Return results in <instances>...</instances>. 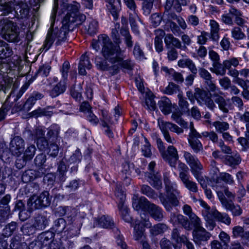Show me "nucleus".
Returning <instances> with one entry per match:
<instances>
[{
	"label": "nucleus",
	"mask_w": 249,
	"mask_h": 249,
	"mask_svg": "<svg viewBox=\"0 0 249 249\" xmlns=\"http://www.w3.org/2000/svg\"><path fill=\"white\" fill-rule=\"evenodd\" d=\"M67 89V81L61 79L60 82L55 85L50 91V96L56 97L60 94L63 93Z\"/></svg>",
	"instance_id": "a878e982"
},
{
	"label": "nucleus",
	"mask_w": 249,
	"mask_h": 249,
	"mask_svg": "<svg viewBox=\"0 0 249 249\" xmlns=\"http://www.w3.org/2000/svg\"><path fill=\"white\" fill-rule=\"evenodd\" d=\"M156 141L162 158L171 166V145L166 147L161 139L158 137L156 138Z\"/></svg>",
	"instance_id": "f3484780"
},
{
	"label": "nucleus",
	"mask_w": 249,
	"mask_h": 249,
	"mask_svg": "<svg viewBox=\"0 0 249 249\" xmlns=\"http://www.w3.org/2000/svg\"><path fill=\"white\" fill-rule=\"evenodd\" d=\"M163 177L166 194L161 195L160 199L166 209L168 211H170L171 210V186L170 182V173H164Z\"/></svg>",
	"instance_id": "9b49d317"
},
{
	"label": "nucleus",
	"mask_w": 249,
	"mask_h": 249,
	"mask_svg": "<svg viewBox=\"0 0 249 249\" xmlns=\"http://www.w3.org/2000/svg\"><path fill=\"white\" fill-rule=\"evenodd\" d=\"M241 159L240 155L236 153L233 156H227L226 158V164L231 166H235L240 163Z\"/></svg>",
	"instance_id": "58836bf2"
},
{
	"label": "nucleus",
	"mask_w": 249,
	"mask_h": 249,
	"mask_svg": "<svg viewBox=\"0 0 249 249\" xmlns=\"http://www.w3.org/2000/svg\"><path fill=\"white\" fill-rule=\"evenodd\" d=\"M108 3L107 5L108 9L110 10L113 16L115 18L117 16L118 11L121 8L120 0H105Z\"/></svg>",
	"instance_id": "2f4dec72"
},
{
	"label": "nucleus",
	"mask_w": 249,
	"mask_h": 249,
	"mask_svg": "<svg viewBox=\"0 0 249 249\" xmlns=\"http://www.w3.org/2000/svg\"><path fill=\"white\" fill-rule=\"evenodd\" d=\"M179 169V177L185 187L189 191L196 193L198 188L196 182L190 179V176L188 173V168L184 164L180 163L178 164Z\"/></svg>",
	"instance_id": "423d86ee"
},
{
	"label": "nucleus",
	"mask_w": 249,
	"mask_h": 249,
	"mask_svg": "<svg viewBox=\"0 0 249 249\" xmlns=\"http://www.w3.org/2000/svg\"><path fill=\"white\" fill-rule=\"evenodd\" d=\"M231 36L235 39H242L245 37V34L238 27H234L231 31Z\"/></svg>",
	"instance_id": "4d7b16f0"
},
{
	"label": "nucleus",
	"mask_w": 249,
	"mask_h": 249,
	"mask_svg": "<svg viewBox=\"0 0 249 249\" xmlns=\"http://www.w3.org/2000/svg\"><path fill=\"white\" fill-rule=\"evenodd\" d=\"M58 7V0H54L51 17L52 21L55 19ZM80 7V4L76 1L67 6L68 12L62 20V26L60 29H53V23H52L43 46L45 51L50 48L53 42H55V45L57 46L66 40L70 26L72 24L76 23V24H80L85 20L86 16L79 12Z\"/></svg>",
	"instance_id": "f257e3e1"
},
{
	"label": "nucleus",
	"mask_w": 249,
	"mask_h": 249,
	"mask_svg": "<svg viewBox=\"0 0 249 249\" xmlns=\"http://www.w3.org/2000/svg\"><path fill=\"white\" fill-rule=\"evenodd\" d=\"M174 232L175 233L174 237H172V240H174L177 243V245L174 246L175 249H180L181 243L182 242L186 246V249H195L193 244L188 241L187 238L180 237L176 231ZM173 244V241H172Z\"/></svg>",
	"instance_id": "393cba45"
},
{
	"label": "nucleus",
	"mask_w": 249,
	"mask_h": 249,
	"mask_svg": "<svg viewBox=\"0 0 249 249\" xmlns=\"http://www.w3.org/2000/svg\"><path fill=\"white\" fill-rule=\"evenodd\" d=\"M121 62L113 63L106 58L105 60H102L100 57L95 58V64L98 69L103 71H109L112 74L117 73L118 70L117 64L120 63Z\"/></svg>",
	"instance_id": "4468645a"
},
{
	"label": "nucleus",
	"mask_w": 249,
	"mask_h": 249,
	"mask_svg": "<svg viewBox=\"0 0 249 249\" xmlns=\"http://www.w3.org/2000/svg\"><path fill=\"white\" fill-rule=\"evenodd\" d=\"M156 165L154 161H151L148 165V169L150 172L145 173V176L148 178L147 181L154 188L160 189L162 187V182L160 176L157 173L154 174L153 169Z\"/></svg>",
	"instance_id": "ddd939ff"
},
{
	"label": "nucleus",
	"mask_w": 249,
	"mask_h": 249,
	"mask_svg": "<svg viewBox=\"0 0 249 249\" xmlns=\"http://www.w3.org/2000/svg\"><path fill=\"white\" fill-rule=\"evenodd\" d=\"M54 237V233L50 231L43 232L40 234L36 240L33 242L29 246V249H41L43 247L47 246L51 242Z\"/></svg>",
	"instance_id": "6e6552de"
},
{
	"label": "nucleus",
	"mask_w": 249,
	"mask_h": 249,
	"mask_svg": "<svg viewBox=\"0 0 249 249\" xmlns=\"http://www.w3.org/2000/svg\"><path fill=\"white\" fill-rule=\"evenodd\" d=\"M193 236L196 244L201 245L203 242H207L210 238L211 234L201 227L194 229Z\"/></svg>",
	"instance_id": "dca6fc26"
},
{
	"label": "nucleus",
	"mask_w": 249,
	"mask_h": 249,
	"mask_svg": "<svg viewBox=\"0 0 249 249\" xmlns=\"http://www.w3.org/2000/svg\"><path fill=\"white\" fill-rule=\"evenodd\" d=\"M51 67L48 64L40 66L37 71L36 74L38 76L47 77L50 71Z\"/></svg>",
	"instance_id": "bf43d9fd"
},
{
	"label": "nucleus",
	"mask_w": 249,
	"mask_h": 249,
	"mask_svg": "<svg viewBox=\"0 0 249 249\" xmlns=\"http://www.w3.org/2000/svg\"><path fill=\"white\" fill-rule=\"evenodd\" d=\"M146 211L155 220L160 221L163 217V212L161 208L153 203H149Z\"/></svg>",
	"instance_id": "4be33fe9"
},
{
	"label": "nucleus",
	"mask_w": 249,
	"mask_h": 249,
	"mask_svg": "<svg viewBox=\"0 0 249 249\" xmlns=\"http://www.w3.org/2000/svg\"><path fill=\"white\" fill-rule=\"evenodd\" d=\"M156 37L155 38V47L158 52L162 51V37L165 35L164 31L160 29L156 30L155 31Z\"/></svg>",
	"instance_id": "7c9ffc66"
},
{
	"label": "nucleus",
	"mask_w": 249,
	"mask_h": 249,
	"mask_svg": "<svg viewBox=\"0 0 249 249\" xmlns=\"http://www.w3.org/2000/svg\"><path fill=\"white\" fill-rule=\"evenodd\" d=\"M48 224V221L46 217L42 215H38L35 219L33 226L37 230H44Z\"/></svg>",
	"instance_id": "f704fd0d"
},
{
	"label": "nucleus",
	"mask_w": 249,
	"mask_h": 249,
	"mask_svg": "<svg viewBox=\"0 0 249 249\" xmlns=\"http://www.w3.org/2000/svg\"><path fill=\"white\" fill-rule=\"evenodd\" d=\"M141 192L150 198H155L157 196L156 194L153 189L148 185H143L141 188Z\"/></svg>",
	"instance_id": "13d9d810"
},
{
	"label": "nucleus",
	"mask_w": 249,
	"mask_h": 249,
	"mask_svg": "<svg viewBox=\"0 0 249 249\" xmlns=\"http://www.w3.org/2000/svg\"><path fill=\"white\" fill-rule=\"evenodd\" d=\"M221 180H222L229 184H231L234 182V180L231 176L229 174L225 172L221 173L220 174L219 176L217 178L216 184H218V183Z\"/></svg>",
	"instance_id": "de8ad7c7"
},
{
	"label": "nucleus",
	"mask_w": 249,
	"mask_h": 249,
	"mask_svg": "<svg viewBox=\"0 0 249 249\" xmlns=\"http://www.w3.org/2000/svg\"><path fill=\"white\" fill-rule=\"evenodd\" d=\"M115 195L117 199L118 204L122 205L124 204L125 200V195L122 189L117 186L115 189Z\"/></svg>",
	"instance_id": "6e6d98bb"
},
{
	"label": "nucleus",
	"mask_w": 249,
	"mask_h": 249,
	"mask_svg": "<svg viewBox=\"0 0 249 249\" xmlns=\"http://www.w3.org/2000/svg\"><path fill=\"white\" fill-rule=\"evenodd\" d=\"M150 232L154 236L162 233L166 229V225L161 223H159L150 227Z\"/></svg>",
	"instance_id": "79ce46f5"
},
{
	"label": "nucleus",
	"mask_w": 249,
	"mask_h": 249,
	"mask_svg": "<svg viewBox=\"0 0 249 249\" xmlns=\"http://www.w3.org/2000/svg\"><path fill=\"white\" fill-rule=\"evenodd\" d=\"M92 65L89 61V57L87 55V53L83 54L80 57L78 65L79 73L82 75L87 74L86 69H91Z\"/></svg>",
	"instance_id": "5701e85b"
},
{
	"label": "nucleus",
	"mask_w": 249,
	"mask_h": 249,
	"mask_svg": "<svg viewBox=\"0 0 249 249\" xmlns=\"http://www.w3.org/2000/svg\"><path fill=\"white\" fill-rule=\"evenodd\" d=\"M184 157L186 162L191 168V170L193 175L195 174V173L196 174L200 172V171L202 169V165L196 157L187 152L184 153Z\"/></svg>",
	"instance_id": "2eb2a0df"
},
{
	"label": "nucleus",
	"mask_w": 249,
	"mask_h": 249,
	"mask_svg": "<svg viewBox=\"0 0 249 249\" xmlns=\"http://www.w3.org/2000/svg\"><path fill=\"white\" fill-rule=\"evenodd\" d=\"M195 97L200 105H205L211 109H213L215 107L213 101L210 97V94L204 90L199 88L196 89Z\"/></svg>",
	"instance_id": "9d476101"
},
{
	"label": "nucleus",
	"mask_w": 249,
	"mask_h": 249,
	"mask_svg": "<svg viewBox=\"0 0 249 249\" xmlns=\"http://www.w3.org/2000/svg\"><path fill=\"white\" fill-rule=\"evenodd\" d=\"M59 132V129L55 125H52L47 132V137L49 139H52V141H55L57 139Z\"/></svg>",
	"instance_id": "09e8293b"
},
{
	"label": "nucleus",
	"mask_w": 249,
	"mask_h": 249,
	"mask_svg": "<svg viewBox=\"0 0 249 249\" xmlns=\"http://www.w3.org/2000/svg\"><path fill=\"white\" fill-rule=\"evenodd\" d=\"M98 29V23L97 21L94 19H90L89 21V24L85 26V30L87 31L88 34L90 35L95 34Z\"/></svg>",
	"instance_id": "ea45409f"
},
{
	"label": "nucleus",
	"mask_w": 249,
	"mask_h": 249,
	"mask_svg": "<svg viewBox=\"0 0 249 249\" xmlns=\"http://www.w3.org/2000/svg\"><path fill=\"white\" fill-rule=\"evenodd\" d=\"M203 215L204 216L206 222V227L209 230H213L215 226V223L212 218V217H213V214H210V213H206L205 214L204 212L203 213Z\"/></svg>",
	"instance_id": "8fccbe9b"
},
{
	"label": "nucleus",
	"mask_w": 249,
	"mask_h": 249,
	"mask_svg": "<svg viewBox=\"0 0 249 249\" xmlns=\"http://www.w3.org/2000/svg\"><path fill=\"white\" fill-rule=\"evenodd\" d=\"M100 45L102 46V54L104 58L113 63H118L123 60L120 46L114 45L107 35H102L99 36L97 40H93L91 46L96 51L100 49Z\"/></svg>",
	"instance_id": "f03ea898"
},
{
	"label": "nucleus",
	"mask_w": 249,
	"mask_h": 249,
	"mask_svg": "<svg viewBox=\"0 0 249 249\" xmlns=\"http://www.w3.org/2000/svg\"><path fill=\"white\" fill-rule=\"evenodd\" d=\"M239 120L246 124V127L248 132H249V111H246L242 114H240Z\"/></svg>",
	"instance_id": "774afa93"
},
{
	"label": "nucleus",
	"mask_w": 249,
	"mask_h": 249,
	"mask_svg": "<svg viewBox=\"0 0 249 249\" xmlns=\"http://www.w3.org/2000/svg\"><path fill=\"white\" fill-rule=\"evenodd\" d=\"M239 60L237 58L233 57L223 61V65L225 68L230 70L231 66L237 67L239 65Z\"/></svg>",
	"instance_id": "5fc2aeb1"
},
{
	"label": "nucleus",
	"mask_w": 249,
	"mask_h": 249,
	"mask_svg": "<svg viewBox=\"0 0 249 249\" xmlns=\"http://www.w3.org/2000/svg\"><path fill=\"white\" fill-rule=\"evenodd\" d=\"M66 222L63 218H59L55 222L54 229L57 233H61L64 231L66 227Z\"/></svg>",
	"instance_id": "680f3d73"
},
{
	"label": "nucleus",
	"mask_w": 249,
	"mask_h": 249,
	"mask_svg": "<svg viewBox=\"0 0 249 249\" xmlns=\"http://www.w3.org/2000/svg\"><path fill=\"white\" fill-rule=\"evenodd\" d=\"M51 197L48 191H43L39 196L34 195L27 201V207L29 211L46 207L51 204Z\"/></svg>",
	"instance_id": "20e7f679"
},
{
	"label": "nucleus",
	"mask_w": 249,
	"mask_h": 249,
	"mask_svg": "<svg viewBox=\"0 0 249 249\" xmlns=\"http://www.w3.org/2000/svg\"><path fill=\"white\" fill-rule=\"evenodd\" d=\"M160 110L165 115L171 112V103L170 100L165 96L162 97L159 102Z\"/></svg>",
	"instance_id": "c85d7f7f"
},
{
	"label": "nucleus",
	"mask_w": 249,
	"mask_h": 249,
	"mask_svg": "<svg viewBox=\"0 0 249 249\" xmlns=\"http://www.w3.org/2000/svg\"><path fill=\"white\" fill-rule=\"evenodd\" d=\"M189 142L193 149L194 151L196 153H198L203 149L202 144L200 141L197 139H189Z\"/></svg>",
	"instance_id": "3c124183"
},
{
	"label": "nucleus",
	"mask_w": 249,
	"mask_h": 249,
	"mask_svg": "<svg viewBox=\"0 0 249 249\" xmlns=\"http://www.w3.org/2000/svg\"><path fill=\"white\" fill-rule=\"evenodd\" d=\"M232 234L234 237H241L249 240V232H244L243 228L241 226H235L232 229Z\"/></svg>",
	"instance_id": "a19ab883"
},
{
	"label": "nucleus",
	"mask_w": 249,
	"mask_h": 249,
	"mask_svg": "<svg viewBox=\"0 0 249 249\" xmlns=\"http://www.w3.org/2000/svg\"><path fill=\"white\" fill-rule=\"evenodd\" d=\"M96 224L104 228H112L114 225L112 219L110 217L105 215L101 217Z\"/></svg>",
	"instance_id": "72a5a7b5"
},
{
	"label": "nucleus",
	"mask_w": 249,
	"mask_h": 249,
	"mask_svg": "<svg viewBox=\"0 0 249 249\" xmlns=\"http://www.w3.org/2000/svg\"><path fill=\"white\" fill-rule=\"evenodd\" d=\"M118 208L123 219L128 223L131 222L132 218L129 215L127 206L125 204L123 205L121 204H118Z\"/></svg>",
	"instance_id": "e433bc0d"
},
{
	"label": "nucleus",
	"mask_w": 249,
	"mask_h": 249,
	"mask_svg": "<svg viewBox=\"0 0 249 249\" xmlns=\"http://www.w3.org/2000/svg\"><path fill=\"white\" fill-rule=\"evenodd\" d=\"M13 4L14 10L18 18H24L28 16L29 8L26 3L22 1L15 0Z\"/></svg>",
	"instance_id": "6ab92c4d"
},
{
	"label": "nucleus",
	"mask_w": 249,
	"mask_h": 249,
	"mask_svg": "<svg viewBox=\"0 0 249 249\" xmlns=\"http://www.w3.org/2000/svg\"><path fill=\"white\" fill-rule=\"evenodd\" d=\"M13 53L9 45L3 41H0V58L5 59L11 56Z\"/></svg>",
	"instance_id": "c756f323"
},
{
	"label": "nucleus",
	"mask_w": 249,
	"mask_h": 249,
	"mask_svg": "<svg viewBox=\"0 0 249 249\" xmlns=\"http://www.w3.org/2000/svg\"><path fill=\"white\" fill-rule=\"evenodd\" d=\"M48 148V155L53 158L56 157L59 152V147L58 145L54 143H52L50 144Z\"/></svg>",
	"instance_id": "69168bd1"
},
{
	"label": "nucleus",
	"mask_w": 249,
	"mask_h": 249,
	"mask_svg": "<svg viewBox=\"0 0 249 249\" xmlns=\"http://www.w3.org/2000/svg\"><path fill=\"white\" fill-rule=\"evenodd\" d=\"M14 7L13 3H5L0 6V10L3 12V14L7 15L12 12L13 10H14Z\"/></svg>",
	"instance_id": "0e129e2a"
},
{
	"label": "nucleus",
	"mask_w": 249,
	"mask_h": 249,
	"mask_svg": "<svg viewBox=\"0 0 249 249\" xmlns=\"http://www.w3.org/2000/svg\"><path fill=\"white\" fill-rule=\"evenodd\" d=\"M17 224L16 222H11L6 225L3 230V234L5 237L11 236L13 232L16 230Z\"/></svg>",
	"instance_id": "864d4df0"
},
{
	"label": "nucleus",
	"mask_w": 249,
	"mask_h": 249,
	"mask_svg": "<svg viewBox=\"0 0 249 249\" xmlns=\"http://www.w3.org/2000/svg\"><path fill=\"white\" fill-rule=\"evenodd\" d=\"M178 66L182 68H188L194 74H196L197 70L194 62L190 59L184 58L179 59L178 62Z\"/></svg>",
	"instance_id": "bb28decb"
},
{
	"label": "nucleus",
	"mask_w": 249,
	"mask_h": 249,
	"mask_svg": "<svg viewBox=\"0 0 249 249\" xmlns=\"http://www.w3.org/2000/svg\"><path fill=\"white\" fill-rule=\"evenodd\" d=\"M37 99H36L35 97L32 93L31 96L28 98L26 102L25 103L24 105L19 108V110H23L26 111H29L33 105L35 104Z\"/></svg>",
	"instance_id": "c03bdc74"
},
{
	"label": "nucleus",
	"mask_w": 249,
	"mask_h": 249,
	"mask_svg": "<svg viewBox=\"0 0 249 249\" xmlns=\"http://www.w3.org/2000/svg\"><path fill=\"white\" fill-rule=\"evenodd\" d=\"M25 142L20 136L14 137L9 144V150L11 154L16 157H20L25 149Z\"/></svg>",
	"instance_id": "1a4fd4ad"
},
{
	"label": "nucleus",
	"mask_w": 249,
	"mask_h": 249,
	"mask_svg": "<svg viewBox=\"0 0 249 249\" xmlns=\"http://www.w3.org/2000/svg\"><path fill=\"white\" fill-rule=\"evenodd\" d=\"M171 0H167L165 5V11L163 15L162 18L161 16L155 13L153 14L150 18L151 24L154 27L159 26L162 19L165 22L164 26V30L169 31L171 28Z\"/></svg>",
	"instance_id": "39448f33"
},
{
	"label": "nucleus",
	"mask_w": 249,
	"mask_h": 249,
	"mask_svg": "<svg viewBox=\"0 0 249 249\" xmlns=\"http://www.w3.org/2000/svg\"><path fill=\"white\" fill-rule=\"evenodd\" d=\"M142 220L136 221L134 226L133 238L138 241H140L142 246V249H151L150 246L146 240L144 227L150 228L151 223L148 218L144 217L141 214Z\"/></svg>",
	"instance_id": "7ed1b4c3"
},
{
	"label": "nucleus",
	"mask_w": 249,
	"mask_h": 249,
	"mask_svg": "<svg viewBox=\"0 0 249 249\" xmlns=\"http://www.w3.org/2000/svg\"><path fill=\"white\" fill-rule=\"evenodd\" d=\"M45 131L41 127H38L36 129L35 137L37 141V145L39 148L43 150L48 145V142L44 138Z\"/></svg>",
	"instance_id": "b1692460"
},
{
	"label": "nucleus",
	"mask_w": 249,
	"mask_h": 249,
	"mask_svg": "<svg viewBox=\"0 0 249 249\" xmlns=\"http://www.w3.org/2000/svg\"><path fill=\"white\" fill-rule=\"evenodd\" d=\"M133 53L134 56L137 59L142 60L144 57V53L138 43H135Z\"/></svg>",
	"instance_id": "e2e57ef3"
},
{
	"label": "nucleus",
	"mask_w": 249,
	"mask_h": 249,
	"mask_svg": "<svg viewBox=\"0 0 249 249\" xmlns=\"http://www.w3.org/2000/svg\"><path fill=\"white\" fill-rule=\"evenodd\" d=\"M36 151V147L35 145L28 144L24 149L22 154L21 159L17 160L16 161V166L18 168L21 169L26 165L27 161L31 160L34 157Z\"/></svg>",
	"instance_id": "f8f14e48"
},
{
	"label": "nucleus",
	"mask_w": 249,
	"mask_h": 249,
	"mask_svg": "<svg viewBox=\"0 0 249 249\" xmlns=\"http://www.w3.org/2000/svg\"><path fill=\"white\" fill-rule=\"evenodd\" d=\"M158 124L165 139L168 142H171L170 131L171 130V124L163 121H159Z\"/></svg>",
	"instance_id": "cd10ccee"
},
{
	"label": "nucleus",
	"mask_w": 249,
	"mask_h": 249,
	"mask_svg": "<svg viewBox=\"0 0 249 249\" xmlns=\"http://www.w3.org/2000/svg\"><path fill=\"white\" fill-rule=\"evenodd\" d=\"M212 214L213 215V218L217 221L228 225H229L231 224V218L227 213H221L218 212L217 210H213L212 211Z\"/></svg>",
	"instance_id": "473e14b6"
},
{
	"label": "nucleus",
	"mask_w": 249,
	"mask_h": 249,
	"mask_svg": "<svg viewBox=\"0 0 249 249\" xmlns=\"http://www.w3.org/2000/svg\"><path fill=\"white\" fill-rule=\"evenodd\" d=\"M213 68H211L210 70L213 72L217 75H224L226 74V69L223 66V68L218 63H213Z\"/></svg>",
	"instance_id": "052dcab7"
},
{
	"label": "nucleus",
	"mask_w": 249,
	"mask_h": 249,
	"mask_svg": "<svg viewBox=\"0 0 249 249\" xmlns=\"http://www.w3.org/2000/svg\"><path fill=\"white\" fill-rule=\"evenodd\" d=\"M209 25L211 27V37L214 40H217L219 39V24L214 20H210Z\"/></svg>",
	"instance_id": "c9c22d12"
},
{
	"label": "nucleus",
	"mask_w": 249,
	"mask_h": 249,
	"mask_svg": "<svg viewBox=\"0 0 249 249\" xmlns=\"http://www.w3.org/2000/svg\"><path fill=\"white\" fill-rule=\"evenodd\" d=\"M214 100L218 105L219 108L220 110L224 112H227L228 111V104L223 97L218 95L215 96Z\"/></svg>",
	"instance_id": "a18cd8bd"
},
{
	"label": "nucleus",
	"mask_w": 249,
	"mask_h": 249,
	"mask_svg": "<svg viewBox=\"0 0 249 249\" xmlns=\"http://www.w3.org/2000/svg\"><path fill=\"white\" fill-rule=\"evenodd\" d=\"M3 37L9 42H18L19 40L17 26L12 21H7L2 27Z\"/></svg>",
	"instance_id": "0eeeda50"
},
{
	"label": "nucleus",
	"mask_w": 249,
	"mask_h": 249,
	"mask_svg": "<svg viewBox=\"0 0 249 249\" xmlns=\"http://www.w3.org/2000/svg\"><path fill=\"white\" fill-rule=\"evenodd\" d=\"M213 126L218 132L223 133L229 129L230 126L228 123L223 121H215L213 123Z\"/></svg>",
	"instance_id": "37998d69"
},
{
	"label": "nucleus",
	"mask_w": 249,
	"mask_h": 249,
	"mask_svg": "<svg viewBox=\"0 0 249 249\" xmlns=\"http://www.w3.org/2000/svg\"><path fill=\"white\" fill-rule=\"evenodd\" d=\"M45 172V169L41 167L39 170H28L26 171L22 176V179L25 183H27L33 180L36 178L41 177Z\"/></svg>",
	"instance_id": "aec40b11"
},
{
	"label": "nucleus",
	"mask_w": 249,
	"mask_h": 249,
	"mask_svg": "<svg viewBox=\"0 0 249 249\" xmlns=\"http://www.w3.org/2000/svg\"><path fill=\"white\" fill-rule=\"evenodd\" d=\"M173 220L175 223L178 222L182 225L185 229L190 230L191 229V225L187 218L181 214H178L175 215L173 217Z\"/></svg>",
	"instance_id": "4c0bfd02"
},
{
	"label": "nucleus",
	"mask_w": 249,
	"mask_h": 249,
	"mask_svg": "<svg viewBox=\"0 0 249 249\" xmlns=\"http://www.w3.org/2000/svg\"><path fill=\"white\" fill-rule=\"evenodd\" d=\"M217 193L223 205L226 209L230 210L234 216H239L242 213V210L239 206H235L231 201H228L226 200L220 191L217 190Z\"/></svg>",
	"instance_id": "a211bd4d"
},
{
	"label": "nucleus",
	"mask_w": 249,
	"mask_h": 249,
	"mask_svg": "<svg viewBox=\"0 0 249 249\" xmlns=\"http://www.w3.org/2000/svg\"><path fill=\"white\" fill-rule=\"evenodd\" d=\"M132 206L136 211H146L150 202L144 197L139 198L135 196L132 198Z\"/></svg>",
	"instance_id": "412c9836"
},
{
	"label": "nucleus",
	"mask_w": 249,
	"mask_h": 249,
	"mask_svg": "<svg viewBox=\"0 0 249 249\" xmlns=\"http://www.w3.org/2000/svg\"><path fill=\"white\" fill-rule=\"evenodd\" d=\"M144 141L145 144L143 145L142 150L144 156L148 157L151 154L150 144L146 138H144Z\"/></svg>",
	"instance_id": "338daca9"
},
{
	"label": "nucleus",
	"mask_w": 249,
	"mask_h": 249,
	"mask_svg": "<svg viewBox=\"0 0 249 249\" xmlns=\"http://www.w3.org/2000/svg\"><path fill=\"white\" fill-rule=\"evenodd\" d=\"M121 35L124 37L125 43L128 48H131L133 44L132 40V36L130 35L128 30L127 29L124 28L121 30Z\"/></svg>",
	"instance_id": "603ef678"
},
{
	"label": "nucleus",
	"mask_w": 249,
	"mask_h": 249,
	"mask_svg": "<svg viewBox=\"0 0 249 249\" xmlns=\"http://www.w3.org/2000/svg\"><path fill=\"white\" fill-rule=\"evenodd\" d=\"M70 64L68 61H65L60 69V72L61 74L62 79L67 81L68 73L70 72Z\"/></svg>",
	"instance_id": "49530a36"
}]
</instances>
